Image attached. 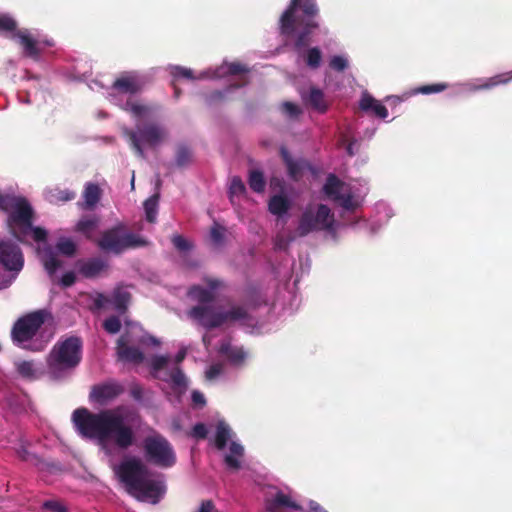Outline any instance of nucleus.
Here are the masks:
<instances>
[{
  "label": "nucleus",
  "instance_id": "c9c22d12",
  "mask_svg": "<svg viewBox=\"0 0 512 512\" xmlns=\"http://www.w3.org/2000/svg\"><path fill=\"white\" fill-rule=\"evenodd\" d=\"M192 162V152L185 146H178L175 154V163L179 168H184Z\"/></svg>",
  "mask_w": 512,
  "mask_h": 512
},
{
  "label": "nucleus",
  "instance_id": "412c9836",
  "mask_svg": "<svg viewBox=\"0 0 512 512\" xmlns=\"http://www.w3.org/2000/svg\"><path fill=\"white\" fill-rule=\"evenodd\" d=\"M286 196L287 194H273L268 202V209L271 214L281 217L288 212L291 204Z\"/></svg>",
  "mask_w": 512,
  "mask_h": 512
},
{
  "label": "nucleus",
  "instance_id": "dca6fc26",
  "mask_svg": "<svg viewBox=\"0 0 512 512\" xmlns=\"http://www.w3.org/2000/svg\"><path fill=\"white\" fill-rule=\"evenodd\" d=\"M12 220L25 228H31L33 209L25 198H19L16 201L13 212L11 213Z\"/></svg>",
  "mask_w": 512,
  "mask_h": 512
},
{
  "label": "nucleus",
  "instance_id": "cd10ccee",
  "mask_svg": "<svg viewBox=\"0 0 512 512\" xmlns=\"http://www.w3.org/2000/svg\"><path fill=\"white\" fill-rule=\"evenodd\" d=\"M512 80V72L497 74L486 79L482 84L475 87V90H489L498 85H504Z\"/></svg>",
  "mask_w": 512,
  "mask_h": 512
},
{
  "label": "nucleus",
  "instance_id": "e2e57ef3",
  "mask_svg": "<svg viewBox=\"0 0 512 512\" xmlns=\"http://www.w3.org/2000/svg\"><path fill=\"white\" fill-rule=\"evenodd\" d=\"M192 401L195 405L204 406L206 404V400L204 395L199 391H193L191 395Z\"/></svg>",
  "mask_w": 512,
  "mask_h": 512
},
{
  "label": "nucleus",
  "instance_id": "473e14b6",
  "mask_svg": "<svg viewBox=\"0 0 512 512\" xmlns=\"http://www.w3.org/2000/svg\"><path fill=\"white\" fill-rule=\"evenodd\" d=\"M241 86L242 85H240V84H233V85L228 86L224 90L212 91V92H210L209 94H207L205 96V102L208 105H214V104H217V103H221V102H223L226 99V95H227L228 92L232 91L233 89L240 88Z\"/></svg>",
  "mask_w": 512,
  "mask_h": 512
},
{
  "label": "nucleus",
  "instance_id": "6e6d98bb",
  "mask_svg": "<svg viewBox=\"0 0 512 512\" xmlns=\"http://www.w3.org/2000/svg\"><path fill=\"white\" fill-rule=\"evenodd\" d=\"M32 231L33 239L36 242H44L47 239V231L41 227H34L33 225L29 228Z\"/></svg>",
  "mask_w": 512,
  "mask_h": 512
},
{
  "label": "nucleus",
  "instance_id": "69168bd1",
  "mask_svg": "<svg viewBox=\"0 0 512 512\" xmlns=\"http://www.w3.org/2000/svg\"><path fill=\"white\" fill-rule=\"evenodd\" d=\"M167 363V359L163 356L156 357L153 361V368L155 370L162 369Z\"/></svg>",
  "mask_w": 512,
  "mask_h": 512
},
{
  "label": "nucleus",
  "instance_id": "72a5a7b5",
  "mask_svg": "<svg viewBox=\"0 0 512 512\" xmlns=\"http://www.w3.org/2000/svg\"><path fill=\"white\" fill-rule=\"evenodd\" d=\"M123 109L129 113H131L134 117L142 118L150 113L151 109L149 106L132 101L127 100L123 106Z\"/></svg>",
  "mask_w": 512,
  "mask_h": 512
},
{
  "label": "nucleus",
  "instance_id": "2f4dec72",
  "mask_svg": "<svg viewBox=\"0 0 512 512\" xmlns=\"http://www.w3.org/2000/svg\"><path fill=\"white\" fill-rule=\"evenodd\" d=\"M308 101L309 104L320 113L326 112L328 108L324 93L318 88L313 87L310 89Z\"/></svg>",
  "mask_w": 512,
  "mask_h": 512
},
{
  "label": "nucleus",
  "instance_id": "f03ea898",
  "mask_svg": "<svg viewBox=\"0 0 512 512\" xmlns=\"http://www.w3.org/2000/svg\"><path fill=\"white\" fill-rule=\"evenodd\" d=\"M319 7L316 0H291L279 20L280 33L294 36L297 52L309 46L312 34L320 27Z\"/></svg>",
  "mask_w": 512,
  "mask_h": 512
},
{
  "label": "nucleus",
  "instance_id": "393cba45",
  "mask_svg": "<svg viewBox=\"0 0 512 512\" xmlns=\"http://www.w3.org/2000/svg\"><path fill=\"white\" fill-rule=\"evenodd\" d=\"M232 436V430L229 427L228 424H226L224 421H219L216 426V433H215V447L218 450H223L227 442L230 440Z\"/></svg>",
  "mask_w": 512,
  "mask_h": 512
},
{
  "label": "nucleus",
  "instance_id": "0e129e2a",
  "mask_svg": "<svg viewBox=\"0 0 512 512\" xmlns=\"http://www.w3.org/2000/svg\"><path fill=\"white\" fill-rule=\"evenodd\" d=\"M283 107L285 111L292 116H297L300 113L298 106L291 102H285Z\"/></svg>",
  "mask_w": 512,
  "mask_h": 512
},
{
  "label": "nucleus",
  "instance_id": "5fc2aeb1",
  "mask_svg": "<svg viewBox=\"0 0 512 512\" xmlns=\"http://www.w3.org/2000/svg\"><path fill=\"white\" fill-rule=\"evenodd\" d=\"M101 194H85V201L82 204L84 209H92L100 200Z\"/></svg>",
  "mask_w": 512,
  "mask_h": 512
},
{
  "label": "nucleus",
  "instance_id": "7ed1b4c3",
  "mask_svg": "<svg viewBox=\"0 0 512 512\" xmlns=\"http://www.w3.org/2000/svg\"><path fill=\"white\" fill-rule=\"evenodd\" d=\"M189 295L199 304L188 311V316L206 330L250 318L248 309L244 305H232L227 311L216 309L211 305L215 300V293L209 289L193 286L189 290Z\"/></svg>",
  "mask_w": 512,
  "mask_h": 512
},
{
  "label": "nucleus",
  "instance_id": "09e8293b",
  "mask_svg": "<svg viewBox=\"0 0 512 512\" xmlns=\"http://www.w3.org/2000/svg\"><path fill=\"white\" fill-rule=\"evenodd\" d=\"M329 66L337 72H343L348 67V61L342 56H333L330 59Z\"/></svg>",
  "mask_w": 512,
  "mask_h": 512
},
{
  "label": "nucleus",
  "instance_id": "a19ab883",
  "mask_svg": "<svg viewBox=\"0 0 512 512\" xmlns=\"http://www.w3.org/2000/svg\"><path fill=\"white\" fill-rule=\"evenodd\" d=\"M343 182L335 175L329 174L321 192H338Z\"/></svg>",
  "mask_w": 512,
  "mask_h": 512
},
{
  "label": "nucleus",
  "instance_id": "1a4fd4ad",
  "mask_svg": "<svg viewBox=\"0 0 512 512\" xmlns=\"http://www.w3.org/2000/svg\"><path fill=\"white\" fill-rule=\"evenodd\" d=\"M146 459L159 467H172L176 455L170 442L161 434L147 436L143 441Z\"/></svg>",
  "mask_w": 512,
  "mask_h": 512
},
{
  "label": "nucleus",
  "instance_id": "c85d7f7f",
  "mask_svg": "<svg viewBox=\"0 0 512 512\" xmlns=\"http://www.w3.org/2000/svg\"><path fill=\"white\" fill-rule=\"evenodd\" d=\"M42 262L49 275H53L62 265L54 251L49 247L42 255Z\"/></svg>",
  "mask_w": 512,
  "mask_h": 512
},
{
  "label": "nucleus",
  "instance_id": "4468645a",
  "mask_svg": "<svg viewBox=\"0 0 512 512\" xmlns=\"http://www.w3.org/2000/svg\"><path fill=\"white\" fill-rule=\"evenodd\" d=\"M280 156L286 166L289 178L293 181L302 179L306 170L312 171V167L308 161L304 159H293L285 147L280 149Z\"/></svg>",
  "mask_w": 512,
  "mask_h": 512
},
{
  "label": "nucleus",
  "instance_id": "a878e982",
  "mask_svg": "<svg viewBox=\"0 0 512 512\" xmlns=\"http://www.w3.org/2000/svg\"><path fill=\"white\" fill-rule=\"evenodd\" d=\"M219 353L226 356L233 363H241L245 359V352L238 347H232L229 342H222Z\"/></svg>",
  "mask_w": 512,
  "mask_h": 512
},
{
  "label": "nucleus",
  "instance_id": "9b49d317",
  "mask_svg": "<svg viewBox=\"0 0 512 512\" xmlns=\"http://www.w3.org/2000/svg\"><path fill=\"white\" fill-rule=\"evenodd\" d=\"M124 391L125 388L122 384L111 380L92 386L89 398L99 405H106L123 394Z\"/></svg>",
  "mask_w": 512,
  "mask_h": 512
},
{
  "label": "nucleus",
  "instance_id": "5701e85b",
  "mask_svg": "<svg viewBox=\"0 0 512 512\" xmlns=\"http://www.w3.org/2000/svg\"><path fill=\"white\" fill-rule=\"evenodd\" d=\"M117 350L118 355L122 360L141 363L144 359L143 353L138 348L126 345L121 339L118 340Z\"/></svg>",
  "mask_w": 512,
  "mask_h": 512
},
{
  "label": "nucleus",
  "instance_id": "20e7f679",
  "mask_svg": "<svg viewBox=\"0 0 512 512\" xmlns=\"http://www.w3.org/2000/svg\"><path fill=\"white\" fill-rule=\"evenodd\" d=\"M116 473L129 494L140 501L156 504L165 492L160 481L149 478V469L139 458L132 457L122 461Z\"/></svg>",
  "mask_w": 512,
  "mask_h": 512
},
{
  "label": "nucleus",
  "instance_id": "0eeeda50",
  "mask_svg": "<svg viewBox=\"0 0 512 512\" xmlns=\"http://www.w3.org/2000/svg\"><path fill=\"white\" fill-rule=\"evenodd\" d=\"M320 231L336 232L334 213L324 204L308 205L299 218L295 233L298 237H305Z\"/></svg>",
  "mask_w": 512,
  "mask_h": 512
},
{
  "label": "nucleus",
  "instance_id": "3c124183",
  "mask_svg": "<svg viewBox=\"0 0 512 512\" xmlns=\"http://www.w3.org/2000/svg\"><path fill=\"white\" fill-rule=\"evenodd\" d=\"M247 72L248 68L239 62H232L227 65V73L229 75H239Z\"/></svg>",
  "mask_w": 512,
  "mask_h": 512
},
{
  "label": "nucleus",
  "instance_id": "79ce46f5",
  "mask_svg": "<svg viewBox=\"0 0 512 512\" xmlns=\"http://www.w3.org/2000/svg\"><path fill=\"white\" fill-rule=\"evenodd\" d=\"M225 228L215 223L210 230V239L215 245H221L224 241Z\"/></svg>",
  "mask_w": 512,
  "mask_h": 512
},
{
  "label": "nucleus",
  "instance_id": "a211bd4d",
  "mask_svg": "<svg viewBox=\"0 0 512 512\" xmlns=\"http://www.w3.org/2000/svg\"><path fill=\"white\" fill-rule=\"evenodd\" d=\"M13 36L18 38L20 45L24 49L25 56L34 60L39 59L41 50L38 47L37 41L26 31L19 30Z\"/></svg>",
  "mask_w": 512,
  "mask_h": 512
},
{
  "label": "nucleus",
  "instance_id": "b1692460",
  "mask_svg": "<svg viewBox=\"0 0 512 512\" xmlns=\"http://www.w3.org/2000/svg\"><path fill=\"white\" fill-rule=\"evenodd\" d=\"M17 374L28 381L37 379V369L33 360H18L14 363Z\"/></svg>",
  "mask_w": 512,
  "mask_h": 512
},
{
  "label": "nucleus",
  "instance_id": "49530a36",
  "mask_svg": "<svg viewBox=\"0 0 512 512\" xmlns=\"http://www.w3.org/2000/svg\"><path fill=\"white\" fill-rule=\"evenodd\" d=\"M171 74L174 77V79H178V78H186V79H190V80L195 79V77L193 75V71L189 68L182 67V66L173 67Z\"/></svg>",
  "mask_w": 512,
  "mask_h": 512
},
{
  "label": "nucleus",
  "instance_id": "338daca9",
  "mask_svg": "<svg viewBox=\"0 0 512 512\" xmlns=\"http://www.w3.org/2000/svg\"><path fill=\"white\" fill-rule=\"evenodd\" d=\"M142 395H143V390L140 386L136 385L131 388V396L134 399L140 400L142 398Z\"/></svg>",
  "mask_w": 512,
  "mask_h": 512
},
{
  "label": "nucleus",
  "instance_id": "2eb2a0df",
  "mask_svg": "<svg viewBox=\"0 0 512 512\" xmlns=\"http://www.w3.org/2000/svg\"><path fill=\"white\" fill-rule=\"evenodd\" d=\"M79 274L85 278H95L108 268V264L100 257L79 260L76 263Z\"/></svg>",
  "mask_w": 512,
  "mask_h": 512
},
{
  "label": "nucleus",
  "instance_id": "bf43d9fd",
  "mask_svg": "<svg viewBox=\"0 0 512 512\" xmlns=\"http://www.w3.org/2000/svg\"><path fill=\"white\" fill-rule=\"evenodd\" d=\"M76 281V276L74 274V272H66L65 274H63V276L61 277V280H60V283L63 287L67 288V287H70L72 286Z\"/></svg>",
  "mask_w": 512,
  "mask_h": 512
},
{
  "label": "nucleus",
  "instance_id": "c03bdc74",
  "mask_svg": "<svg viewBox=\"0 0 512 512\" xmlns=\"http://www.w3.org/2000/svg\"><path fill=\"white\" fill-rule=\"evenodd\" d=\"M17 456L25 462L33 465H38L40 459L33 453H31L25 446H21L17 449Z\"/></svg>",
  "mask_w": 512,
  "mask_h": 512
},
{
  "label": "nucleus",
  "instance_id": "052dcab7",
  "mask_svg": "<svg viewBox=\"0 0 512 512\" xmlns=\"http://www.w3.org/2000/svg\"><path fill=\"white\" fill-rule=\"evenodd\" d=\"M222 372V367L219 364H213L209 367V369L206 371V377L209 380H213L216 377H218Z\"/></svg>",
  "mask_w": 512,
  "mask_h": 512
},
{
  "label": "nucleus",
  "instance_id": "774afa93",
  "mask_svg": "<svg viewBox=\"0 0 512 512\" xmlns=\"http://www.w3.org/2000/svg\"><path fill=\"white\" fill-rule=\"evenodd\" d=\"M84 192H101V188L97 183L89 182L86 184Z\"/></svg>",
  "mask_w": 512,
  "mask_h": 512
},
{
  "label": "nucleus",
  "instance_id": "680f3d73",
  "mask_svg": "<svg viewBox=\"0 0 512 512\" xmlns=\"http://www.w3.org/2000/svg\"><path fill=\"white\" fill-rule=\"evenodd\" d=\"M205 282L209 290L213 291L224 286L223 282L217 278H206Z\"/></svg>",
  "mask_w": 512,
  "mask_h": 512
},
{
  "label": "nucleus",
  "instance_id": "bb28decb",
  "mask_svg": "<svg viewBox=\"0 0 512 512\" xmlns=\"http://www.w3.org/2000/svg\"><path fill=\"white\" fill-rule=\"evenodd\" d=\"M131 300V294L123 288H117L112 295V303L120 313L126 312Z\"/></svg>",
  "mask_w": 512,
  "mask_h": 512
},
{
  "label": "nucleus",
  "instance_id": "9d476101",
  "mask_svg": "<svg viewBox=\"0 0 512 512\" xmlns=\"http://www.w3.org/2000/svg\"><path fill=\"white\" fill-rule=\"evenodd\" d=\"M123 134L128 138L132 149L135 153L144 158V150L141 146V141L145 142L151 147L158 145L165 137V130L155 123L138 124L136 130L124 129Z\"/></svg>",
  "mask_w": 512,
  "mask_h": 512
},
{
  "label": "nucleus",
  "instance_id": "864d4df0",
  "mask_svg": "<svg viewBox=\"0 0 512 512\" xmlns=\"http://www.w3.org/2000/svg\"><path fill=\"white\" fill-rule=\"evenodd\" d=\"M43 508L44 509H47L51 512H67V509L65 506H63L60 502L58 501H45L43 503Z\"/></svg>",
  "mask_w": 512,
  "mask_h": 512
},
{
  "label": "nucleus",
  "instance_id": "f704fd0d",
  "mask_svg": "<svg viewBox=\"0 0 512 512\" xmlns=\"http://www.w3.org/2000/svg\"><path fill=\"white\" fill-rule=\"evenodd\" d=\"M249 186L253 192H264L265 178L260 170H251L248 179Z\"/></svg>",
  "mask_w": 512,
  "mask_h": 512
},
{
  "label": "nucleus",
  "instance_id": "423d86ee",
  "mask_svg": "<svg viewBox=\"0 0 512 512\" xmlns=\"http://www.w3.org/2000/svg\"><path fill=\"white\" fill-rule=\"evenodd\" d=\"M48 317L50 313L45 309L35 310L19 317L11 329L13 343L30 351H42L44 344L27 345V343L34 339Z\"/></svg>",
  "mask_w": 512,
  "mask_h": 512
},
{
  "label": "nucleus",
  "instance_id": "aec40b11",
  "mask_svg": "<svg viewBox=\"0 0 512 512\" xmlns=\"http://www.w3.org/2000/svg\"><path fill=\"white\" fill-rule=\"evenodd\" d=\"M359 107L363 111H373L381 119L388 117L387 108L369 94H364L360 100Z\"/></svg>",
  "mask_w": 512,
  "mask_h": 512
},
{
  "label": "nucleus",
  "instance_id": "ea45409f",
  "mask_svg": "<svg viewBox=\"0 0 512 512\" xmlns=\"http://www.w3.org/2000/svg\"><path fill=\"white\" fill-rule=\"evenodd\" d=\"M448 88V84L446 83H436V84H429V85H422L415 89V93L420 94H433V93H439Z\"/></svg>",
  "mask_w": 512,
  "mask_h": 512
},
{
  "label": "nucleus",
  "instance_id": "13d9d810",
  "mask_svg": "<svg viewBox=\"0 0 512 512\" xmlns=\"http://www.w3.org/2000/svg\"><path fill=\"white\" fill-rule=\"evenodd\" d=\"M196 512H218L212 500H203Z\"/></svg>",
  "mask_w": 512,
  "mask_h": 512
},
{
  "label": "nucleus",
  "instance_id": "37998d69",
  "mask_svg": "<svg viewBox=\"0 0 512 512\" xmlns=\"http://www.w3.org/2000/svg\"><path fill=\"white\" fill-rule=\"evenodd\" d=\"M170 379L175 387L184 388L187 385L186 377L183 371L176 367L170 373Z\"/></svg>",
  "mask_w": 512,
  "mask_h": 512
},
{
  "label": "nucleus",
  "instance_id": "6ab92c4d",
  "mask_svg": "<svg viewBox=\"0 0 512 512\" xmlns=\"http://www.w3.org/2000/svg\"><path fill=\"white\" fill-rule=\"evenodd\" d=\"M244 456V447L235 441L229 445V453L224 456V463L228 469L237 471L241 468V459Z\"/></svg>",
  "mask_w": 512,
  "mask_h": 512
},
{
  "label": "nucleus",
  "instance_id": "ddd939ff",
  "mask_svg": "<svg viewBox=\"0 0 512 512\" xmlns=\"http://www.w3.org/2000/svg\"><path fill=\"white\" fill-rule=\"evenodd\" d=\"M145 82L139 73L126 71L121 73L113 82L112 89L121 94L135 95L143 90Z\"/></svg>",
  "mask_w": 512,
  "mask_h": 512
},
{
  "label": "nucleus",
  "instance_id": "39448f33",
  "mask_svg": "<svg viewBox=\"0 0 512 512\" xmlns=\"http://www.w3.org/2000/svg\"><path fill=\"white\" fill-rule=\"evenodd\" d=\"M83 341L78 336L60 338L46 357L49 377L62 380L68 377L81 363Z\"/></svg>",
  "mask_w": 512,
  "mask_h": 512
},
{
  "label": "nucleus",
  "instance_id": "603ef678",
  "mask_svg": "<svg viewBox=\"0 0 512 512\" xmlns=\"http://www.w3.org/2000/svg\"><path fill=\"white\" fill-rule=\"evenodd\" d=\"M228 192H246L245 185L240 177H232Z\"/></svg>",
  "mask_w": 512,
  "mask_h": 512
},
{
  "label": "nucleus",
  "instance_id": "58836bf2",
  "mask_svg": "<svg viewBox=\"0 0 512 512\" xmlns=\"http://www.w3.org/2000/svg\"><path fill=\"white\" fill-rule=\"evenodd\" d=\"M17 23L16 21L9 15L1 14L0 15V33H9L17 32Z\"/></svg>",
  "mask_w": 512,
  "mask_h": 512
},
{
  "label": "nucleus",
  "instance_id": "f3484780",
  "mask_svg": "<svg viewBox=\"0 0 512 512\" xmlns=\"http://www.w3.org/2000/svg\"><path fill=\"white\" fill-rule=\"evenodd\" d=\"M331 197L335 205L342 208L341 217L344 218L345 213L355 212L362 203L359 194H327Z\"/></svg>",
  "mask_w": 512,
  "mask_h": 512
},
{
  "label": "nucleus",
  "instance_id": "f8f14e48",
  "mask_svg": "<svg viewBox=\"0 0 512 512\" xmlns=\"http://www.w3.org/2000/svg\"><path fill=\"white\" fill-rule=\"evenodd\" d=\"M0 263L6 270L19 272L24 264L19 246L11 241L0 240Z\"/></svg>",
  "mask_w": 512,
  "mask_h": 512
},
{
  "label": "nucleus",
  "instance_id": "4c0bfd02",
  "mask_svg": "<svg viewBox=\"0 0 512 512\" xmlns=\"http://www.w3.org/2000/svg\"><path fill=\"white\" fill-rule=\"evenodd\" d=\"M59 253L71 257L76 253V244L69 238H60L56 244Z\"/></svg>",
  "mask_w": 512,
  "mask_h": 512
},
{
  "label": "nucleus",
  "instance_id": "a18cd8bd",
  "mask_svg": "<svg viewBox=\"0 0 512 512\" xmlns=\"http://www.w3.org/2000/svg\"><path fill=\"white\" fill-rule=\"evenodd\" d=\"M104 329L110 334H116L121 329V321L117 316H110L103 323Z\"/></svg>",
  "mask_w": 512,
  "mask_h": 512
},
{
  "label": "nucleus",
  "instance_id": "4be33fe9",
  "mask_svg": "<svg viewBox=\"0 0 512 512\" xmlns=\"http://www.w3.org/2000/svg\"><path fill=\"white\" fill-rule=\"evenodd\" d=\"M282 507H288L295 510L300 509V506L294 503L289 496L282 492L276 493L273 499L266 501V508L269 512H277Z\"/></svg>",
  "mask_w": 512,
  "mask_h": 512
},
{
  "label": "nucleus",
  "instance_id": "8fccbe9b",
  "mask_svg": "<svg viewBox=\"0 0 512 512\" xmlns=\"http://www.w3.org/2000/svg\"><path fill=\"white\" fill-rule=\"evenodd\" d=\"M207 434V427L203 423L195 424L191 431V436L196 439H205L207 437Z\"/></svg>",
  "mask_w": 512,
  "mask_h": 512
},
{
  "label": "nucleus",
  "instance_id": "4d7b16f0",
  "mask_svg": "<svg viewBox=\"0 0 512 512\" xmlns=\"http://www.w3.org/2000/svg\"><path fill=\"white\" fill-rule=\"evenodd\" d=\"M270 187L273 192H285V181L274 176L270 179Z\"/></svg>",
  "mask_w": 512,
  "mask_h": 512
},
{
  "label": "nucleus",
  "instance_id": "f257e3e1",
  "mask_svg": "<svg viewBox=\"0 0 512 512\" xmlns=\"http://www.w3.org/2000/svg\"><path fill=\"white\" fill-rule=\"evenodd\" d=\"M73 424L83 438L106 442L113 439L120 449H128L135 442V434L122 415L113 410L92 413L87 408H78L72 414Z\"/></svg>",
  "mask_w": 512,
  "mask_h": 512
},
{
  "label": "nucleus",
  "instance_id": "6e6552de",
  "mask_svg": "<svg viewBox=\"0 0 512 512\" xmlns=\"http://www.w3.org/2000/svg\"><path fill=\"white\" fill-rule=\"evenodd\" d=\"M147 244L146 239L129 232L122 224L103 231L97 240V246L100 250L115 255H120L126 250L144 247Z\"/></svg>",
  "mask_w": 512,
  "mask_h": 512
},
{
  "label": "nucleus",
  "instance_id": "de8ad7c7",
  "mask_svg": "<svg viewBox=\"0 0 512 512\" xmlns=\"http://www.w3.org/2000/svg\"><path fill=\"white\" fill-rule=\"evenodd\" d=\"M171 241L180 252H186L192 248V245L182 235H173Z\"/></svg>",
  "mask_w": 512,
  "mask_h": 512
},
{
  "label": "nucleus",
  "instance_id": "c756f323",
  "mask_svg": "<svg viewBox=\"0 0 512 512\" xmlns=\"http://www.w3.org/2000/svg\"><path fill=\"white\" fill-rule=\"evenodd\" d=\"M160 194H152L145 202H144V211L146 220L149 223H155L157 219L158 213V205H159Z\"/></svg>",
  "mask_w": 512,
  "mask_h": 512
},
{
  "label": "nucleus",
  "instance_id": "7c9ffc66",
  "mask_svg": "<svg viewBox=\"0 0 512 512\" xmlns=\"http://www.w3.org/2000/svg\"><path fill=\"white\" fill-rule=\"evenodd\" d=\"M98 224V217H83L78 221L76 231L84 234L86 238L90 239L93 231L98 227Z\"/></svg>",
  "mask_w": 512,
  "mask_h": 512
},
{
  "label": "nucleus",
  "instance_id": "e433bc0d",
  "mask_svg": "<svg viewBox=\"0 0 512 512\" xmlns=\"http://www.w3.org/2000/svg\"><path fill=\"white\" fill-rule=\"evenodd\" d=\"M322 60V52L318 47L309 48L306 52L305 62L311 69H317L320 67Z\"/></svg>",
  "mask_w": 512,
  "mask_h": 512
}]
</instances>
